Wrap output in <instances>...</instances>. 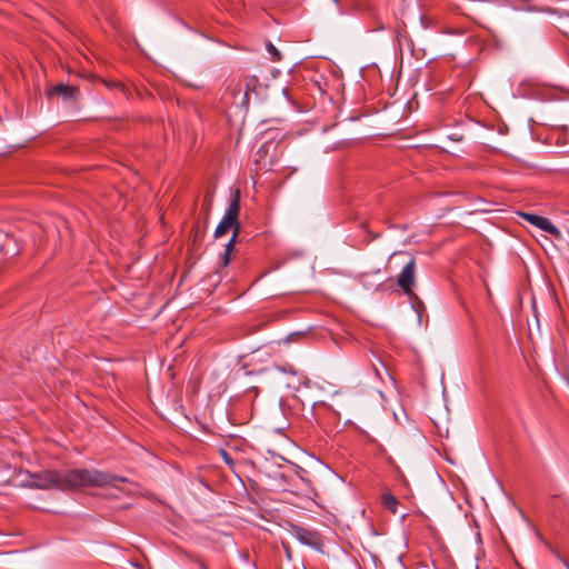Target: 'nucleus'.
Returning <instances> with one entry per match:
<instances>
[{"mask_svg": "<svg viewBox=\"0 0 569 569\" xmlns=\"http://www.w3.org/2000/svg\"><path fill=\"white\" fill-rule=\"evenodd\" d=\"M31 482L26 483L30 489L49 490H73L83 487H114L120 488L119 482L127 479L97 469H71L64 472L43 470L32 472Z\"/></svg>", "mask_w": 569, "mask_h": 569, "instance_id": "1", "label": "nucleus"}, {"mask_svg": "<svg viewBox=\"0 0 569 569\" xmlns=\"http://www.w3.org/2000/svg\"><path fill=\"white\" fill-rule=\"evenodd\" d=\"M53 93L60 94L64 99H68V100H74L76 94H77V88L72 87V86L59 83L48 92L49 96H52Z\"/></svg>", "mask_w": 569, "mask_h": 569, "instance_id": "7", "label": "nucleus"}, {"mask_svg": "<svg viewBox=\"0 0 569 569\" xmlns=\"http://www.w3.org/2000/svg\"><path fill=\"white\" fill-rule=\"evenodd\" d=\"M382 500L385 507L388 508L391 512L396 513L398 505L397 498L391 493H383Z\"/></svg>", "mask_w": 569, "mask_h": 569, "instance_id": "9", "label": "nucleus"}, {"mask_svg": "<svg viewBox=\"0 0 569 569\" xmlns=\"http://www.w3.org/2000/svg\"><path fill=\"white\" fill-rule=\"evenodd\" d=\"M288 372H290V373H292V375H295V373H296V371L292 369V367H290V369L288 370Z\"/></svg>", "mask_w": 569, "mask_h": 569, "instance_id": "14", "label": "nucleus"}, {"mask_svg": "<svg viewBox=\"0 0 569 569\" xmlns=\"http://www.w3.org/2000/svg\"><path fill=\"white\" fill-rule=\"evenodd\" d=\"M267 86L262 84L257 76H244L232 91L233 96L242 92L239 104L248 109L251 98L261 99L266 92Z\"/></svg>", "mask_w": 569, "mask_h": 569, "instance_id": "3", "label": "nucleus"}, {"mask_svg": "<svg viewBox=\"0 0 569 569\" xmlns=\"http://www.w3.org/2000/svg\"><path fill=\"white\" fill-rule=\"evenodd\" d=\"M234 242H236L234 237H232V238L228 241V243L226 244V249H224V252H223L222 258H221V264H222L223 267L228 266V264H229V262H230V259H231V252H232V250H233V248H234Z\"/></svg>", "mask_w": 569, "mask_h": 569, "instance_id": "8", "label": "nucleus"}, {"mask_svg": "<svg viewBox=\"0 0 569 569\" xmlns=\"http://www.w3.org/2000/svg\"><path fill=\"white\" fill-rule=\"evenodd\" d=\"M239 212H240V191H239V189H236L231 194V200H230L229 207H228L222 220L216 228V231H214L216 238L222 237L230 229H233L232 237H234V239L237 238V236L240 231V224L238 222Z\"/></svg>", "mask_w": 569, "mask_h": 569, "instance_id": "2", "label": "nucleus"}, {"mask_svg": "<svg viewBox=\"0 0 569 569\" xmlns=\"http://www.w3.org/2000/svg\"><path fill=\"white\" fill-rule=\"evenodd\" d=\"M222 456H223V459H224V461H226L227 463H231V459H230V457L228 456V453H227V452L222 451Z\"/></svg>", "mask_w": 569, "mask_h": 569, "instance_id": "13", "label": "nucleus"}, {"mask_svg": "<svg viewBox=\"0 0 569 569\" xmlns=\"http://www.w3.org/2000/svg\"><path fill=\"white\" fill-rule=\"evenodd\" d=\"M416 281V260L411 258L402 268L397 283L405 293L411 295Z\"/></svg>", "mask_w": 569, "mask_h": 569, "instance_id": "4", "label": "nucleus"}, {"mask_svg": "<svg viewBox=\"0 0 569 569\" xmlns=\"http://www.w3.org/2000/svg\"><path fill=\"white\" fill-rule=\"evenodd\" d=\"M267 49H268L269 53L272 56L273 60H280L281 54H280L279 50L272 43H269L267 46Z\"/></svg>", "mask_w": 569, "mask_h": 569, "instance_id": "11", "label": "nucleus"}, {"mask_svg": "<svg viewBox=\"0 0 569 569\" xmlns=\"http://www.w3.org/2000/svg\"><path fill=\"white\" fill-rule=\"evenodd\" d=\"M30 476H32V472H29V471H20L19 472V478L20 479V482H19V486L20 487H23V488H29V486H27L26 483H30L31 481V478Z\"/></svg>", "mask_w": 569, "mask_h": 569, "instance_id": "10", "label": "nucleus"}, {"mask_svg": "<svg viewBox=\"0 0 569 569\" xmlns=\"http://www.w3.org/2000/svg\"><path fill=\"white\" fill-rule=\"evenodd\" d=\"M292 535L303 545L310 547H319L321 545L319 535L316 531L295 526L292 528Z\"/></svg>", "mask_w": 569, "mask_h": 569, "instance_id": "6", "label": "nucleus"}, {"mask_svg": "<svg viewBox=\"0 0 569 569\" xmlns=\"http://www.w3.org/2000/svg\"><path fill=\"white\" fill-rule=\"evenodd\" d=\"M196 562L199 565L201 569H209L208 566L200 559H196Z\"/></svg>", "mask_w": 569, "mask_h": 569, "instance_id": "12", "label": "nucleus"}, {"mask_svg": "<svg viewBox=\"0 0 569 569\" xmlns=\"http://www.w3.org/2000/svg\"><path fill=\"white\" fill-rule=\"evenodd\" d=\"M562 562H563L565 567H567L569 569L568 563L565 560H562Z\"/></svg>", "mask_w": 569, "mask_h": 569, "instance_id": "15", "label": "nucleus"}, {"mask_svg": "<svg viewBox=\"0 0 569 569\" xmlns=\"http://www.w3.org/2000/svg\"><path fill=\"white\" fill-rule=\"evenodd\" d=\"M521 218L552 236H560L559 230L545 217L533 213L520 212Z\"/></svg>", "mask_w": 569, "mask_h": 569, "instance_id": "5", "label": "nucleus"}]
</instances>
